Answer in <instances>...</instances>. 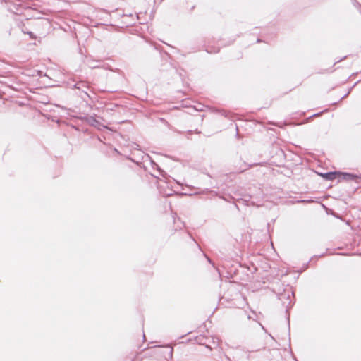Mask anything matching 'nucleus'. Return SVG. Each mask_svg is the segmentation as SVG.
I'll use <instances>...</instances> for the list:
<instances>
[{
  "label": "nucleus",
  "instance_id": "nucleus-1",
  "mask_svg": "<svg viewBox=\"0 0 361 361\" xmlns=\"http://www.w3.org/2000/svg\"><path fill=\"white\" fill-rule=\"evenodd\" d=\"M277 298L281 301L282 305L286 308V311H288V310L293 305L294 293L291 290L290 288H288L284 289L282 293H279L277 294Z\"/></svg>",
  "mask_w": 361,
  "mask_h": 361
},
{
  "label": "nucleus",
  "instance_id": "nucleus-2",
  "mask_svg": "<svg viewBox=\"0 0 361 361\" xmlns=\"http://www.w3.org/2000/svg\"><path fill=\"white\" fill-rule=\"evenodd\" d=\"M338 178L346 180H355L356 183H359L361 179V176L357 175L346 173V172H338Z\"/></svg>",
  "mask_w": 361,
  "mask_h": 361
},
{
  "label": "nucleus",
  "instance_id": "nucleus-3",
  "mask_svg": "<svg viewBox=\"0 0 361 361\" xmlns=\"http://www.w3.org/2000/svg\"><path fill=\"white\" fill-rule=\"evenodd\" d=\"M200 343L202 345H205V346L209 349L216 348L219 345V338L217 337H212L211 341H209L208 343L202 342L201 338H199Z\"/></svg>",
  "mask_w": 361,
  "mask_h": 361
},
{
  "label": "nucleus",
  "instance_id": "nucleus-4",
  "mask_svg": "<svg viewBox=\"0 0 361 361\" xmlns=\"http://www.w3.org/2000/svg\"><path fill=\"white\" fill-rule=\"evenodd\" d=\"M83 121H85L87 123H88L90 126L96 127L97 128H99V126H101V123L99 121L96 119V118L93 116H87L82 118Z\"/></svg>",
  "mask_w": 361,
  "mask_h": 361
},
{
  "label": "nucleus",
  "instance_id": "nucleus-5",
  "mask_svg": "<svg viewBox=\"0 0 361 361\" xmlns=\"http://www.w3.org/2000/svg\"><path fill=\"white\" fill-rule=\"evenodd\" d=\"M338 172L337 171H331V172H327V173H321V176L326 180H335L337 178H338Z\"/></svg>",
  "mask_w": 361,
  "mask_h": 361
},
{
  "label": "nucleus",
  "instance_id": "nucleus-6",
  "mask_svg": "<svg viewBox=\"0 0 361 361\" xmlns=\"http://www.w3.org/2000/svg\"><path fill=\"white\" fill-rule=\"evenodd\" d=\"M75 88H77L78 90H82L85 94H87V93L84 90V89H87L88 87L87 85V83L83 81L78 82L74 85Z\"/></svg>",
  "mask_w": 361,
  "mask_h": 361
},
{
  "label": "nucleus",
  "instance_id": "nucleus-7",
  "mask_svg": "<svg viewBox=\"0 0 361 361\" xmlns=\"http://www.w3.org/2000/svg\"><path fill=\"white\" fill-rule=\"evenodd\" d=\"M147 158L148 159H149L152 167L154 169H157L159 172V174H161V170L160 167L159 166V165L157 163H155L153 160H152L151 158L148 155H147Z\"/></svg>",
  "mask_w": 361,
  "mask_h": 361
},
{
  "label": "nucleus",
  "instance_id": "nucleus-8",
  "mask_svg": "<svg viewBox=\"0 0 361 361\" xmlns=\"http://www.w3.org/2000/svg\"><path fill=\"white\" fill-rule=\"evenodd\" d=\"M260 350H261V348H257V349L252 348L251 350L247 348V350H244V351L247 353V357L248 360H250L251 357H252V355H251L252 353H253V352H258Z\"/></svg>",
  "mask_w": 361,
  "mask_h": 361
},
{
  "label": "nucleus",
  "instance_id": "nucleus-9",
  "mask_svg": "<svg viewBox=\"0 0 361 361\" xmlns=\"http://www.w3.org/2000/svg\"><path fill=\"white\" fill-rule=\"evenodd\" d=\"M207 52L212 54V53H218L219 51V48L209 47L206 49Z\"/></svg>",
  "mask_w": 361,
  "mask_h": 361
},
{
  "label": "nucleus",
  "instance_id": "nucleus-10",
  "mask_svg": "<svg viewBox=\"0 0 361 361\" xmlns=\"http://www.w3.org/2000/svg\"><path fill=\"white\" fill-rule=\"evenodd\" d=\"M89 66L91 68H97L100 67L99 65H94V63H89Z\"/></svg>",
  "mask_w": 361,
  "mask_h": 361
},
{
  "label": "nucleus",
  "instance_id": "nucleus-11",
  "mask_svg": "<svg viewBox=\"0 0 361 361\" xmlns=\"http://www.w3.org/2000/svg\"><path fill=\"white\" fill-rule=\"evenodd\" d=\"M173 348H170V350L169 351V357L171 358L172 356H173Z\"/></svg>",
  "mask_w": 361,
  "mask_h": 361
},
{
  "label": "nucleus",
  "instance_id": "nucleus-12",
  "mask_svg": "<svg viewBox=\"0 0 361 361\" xmlns=\"http://www.w3.org/2000/svg\"><path fill=\"white\" fill-rule=\"evenodd\" d=\"M348 94H349V92H348L347 94H345V95H343V96L340 99V100H342L343 99H344L345 97H347V95H348Z\"/></svg>",
  "mask_w": 361,
  "mask_h": 361
},
{
  "label": "nucleus",
  "instance_id": "nucleus-13",
  "mask_svg": "<svg viewBox=\"0 0 361 361\" xmlns=\"http://www.w3.org/2000/svg\"><path fill=\"white\" fill-rule=\"evenodd\" d=\"M28 34L30 36V37H32V38L33 37V34L32 32H28Z\"/></svg>",
  "mask_w": 361,
  "mask_h": 361
},
{
  "label": "nucleus",
  "instance_id": "nucleus-14",
  "mask_svg": "<svg viewBox=\"0 0 361 361\" xmlns=\"http://www.w3.org/2000/svg\"><path fill=\"white\" fill-rule=\"evenodd\" d=\"M207 260L209 261V262H210V263L212 262H211V259H210L209 257H207Z\"/></svg>",
  "mask_w": 361,
  "mask_h": 361
},
{
  "label": "nucleus",
  "instance_id": "nucleus-15",
  "mask_svg": "<svg viewBox=\"0 0 361 361\" xmlns=\"http://www.w3.org/2000/svg\"><path fill=\"white\" fill-rule=\"evenodd\" d=\"M360 13H361V7H360Z\"/></svg>",
  "mask_w": 361,
  "mask_h": 361
},
{
  "label": "nucleus",
  "instance_id": "nucleus-16",
  "mask_svg": "<svg viewBox=\"0 0 361 361\" xmlns=\"http://www.w3.org/2000/svg\"><path fill=\"white\" fill-rule=\"evenodd\" d=\"M131 361H133V360H131Z\"/></svg>",
  "mask_w": 361,
  "mask_h": 361
}]
</instances>
